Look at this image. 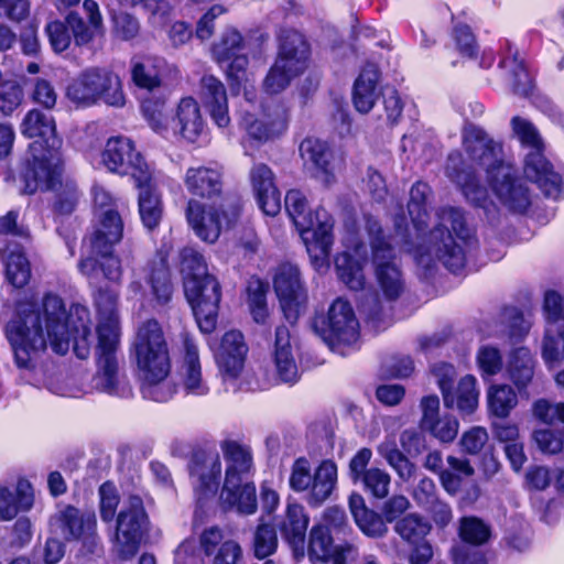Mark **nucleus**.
<instances>
[{"mask_svg":"<svg viewBox=\"0 0 564 564\" xmlns=\"http://www.w3.org/2000/svg\"><path fill=\"white\" fill-rule=\"evenodd\" d=\"M312 476L310 462L305 457H300L292 465L289 485L296 492L306 491L312 484Z\"/></svg>","mask_w":564,"mask_h":564,"instance_id":"obj_59","label":"nucleus"},{"mask_svg":"<svg viewBox=\"0 0 564 564\" xmlns=\"http://www.w3.org/2000/svg\"><path fill=\"white\" fill-rule=\"evenodd\" d=\"M431 188L426 183L416 182L410 191L408 212L415 237L410 232L403 216L395 217V245L413 253L416 262L430 267L433 258L438 259L452 272L457 273L466 264V253L476 245L473 230L467 226L460 208L445 206L436 210V223L426 232L429 214L426 202Z\"/></svg>","mask_w":564,"mask_h":564,"instance_id":"obj_2","label":"nucleus"},{"mask_svg":"<svg viewBox=\"0 0 564 564\" xmlns=\"http://www.w3.org/2000/svg\"><path fill=\"white\" fill-rule=\"evenodd\" d=\"M542 358L547 367H553L564 360V325L556 329V335H553L550 328L545 330Z\"/></svg>","mask_w":564,"mask_h":564,"instance_id":"obj_53","label":"nucleus"},{"mask_svg":"<svg viewBox=\"0 0 564 564\" xmlns=\"http://www.w3.org/2000/svg\"><path fill=\"white\" fill-rule=\"evenodd\" d=\"M492 191L500 202L510 210L524 213L531 205V194L528 186L520 180L513 177L511 166L507 176L496 173L488 180Z\"/></svg>","mask_w":564,"mask_h":564,"instance_id":"obj_26","label":"nucleus"},{"mask_svg":"<svg viewBox=\"0 0 564 564\" xmlns=\"http://www.w3.org/2000/svg\"><path fill=\"white\" fill-rule=\"evenodd\" d=\"M490 528L477 517H464L459 522V538L463 542L480 546L490 539Z\"/></svg>","mask_w":564,"mask_h":564,"instance_id":"obj_49","label":"nucleus"},{"mask_svg":"<svg viewBox=\"0 0 564 564\" xmlns=\"http://www.w3.org/2000/svg\"><path fill=\"white\" fill-rule=\"evenodd\" d=\"M285 209L296 227L307 253L316 268L327 265L334 242V219L322 207L307 212V200L302 192L291 189L285 195Z\"/></svg>","mask_w":564,"mask_h":564,"instance_id":"obj_9","label":"nucleus"},{"mask_svg":"<svg viewBox=\"0 0 564 564\" xmlns=\"http://www.w3.org/2000/svg\"><path fill=\"white\" fill-rule=\"evenodd\" d=\"M184 184L188 193L203 199H215L223 193V175L210 166L189 167L185 172Z\"/></svg>","mask_w":564,"mask_h":564,"instance_id":"obj_30","label":"nucleus"},{"mask_svg":"<svg viewBox=\"0 0 564 564\" xmlns=\"http://www.w3.org/2000/svg\"><path fill=\"white\" fill-rule=\"evenodd\" d=\"M22 89L15 82L0 83V111L10 115L22 100Z\"/></svg>","mask_w":564,"mask_h":564,"instance_id":"obj_64","label":"nucleus"},{"mask_svg":"<svg viewBox=\"0 0 564 564\" xmlns=\"http://www.w3.org/2000/svg\"><path fill=\"white\" fill-rule=\"evenodd\" d=\"M489 412L500 419L507 417L518 404L514 390L508 384L490 387L487 393Z\"/></svg>","mask_w":564,"mask_h":564,"instance_id":"obj_43","label":"nucleus"},{"mask_svg":"<svg viewBox=\"0 0 564 564\" xmlns=\"http://www.w3.org/2000/svg\"><path fill=\"white\" fill-rule=\"evenodd\" d=\"M139 194V213L143 225L148 229L155 228L162 217V203L159 194L152 187V181L149 185L138 187Z\"/></svg>","mask_w":564,"mask_h":564,"instance_id":"obj_42","label":"nucleus"},{"mask_svg":"<svg viewBox=\"0 0 564 564\" xmlns=\"http://www.w3.org/2000/svg\"><path fill=\"white\" fill-rule=\"evenodd\" d=\"M458 430V420L452 415H444L425 431L442 443H452L456 438Z\"/></svg>","mask_w":564,"mask_h":564,"instance_id":"obj_60","label":"nucleus"},{"mask_svg":"<svg viewBox=\"0 0 564 564\" xmlns=\"http://www.w3.org/2000/svg\"><path fill=\"white\" fill-rule=\"evenodd\" d=\"M142 112L153 131L160 134H167L172 120L166 110L164 100L147 99L142 102Z\"/></svg>","mask_w":564,"mask_h":564,"instance_id":"obj_47","label":"nucleus"},{"mask_svg":"<svg viewBox=\"0 0 564 564\" xmlns=\"http://www.w3.org/2000/svg\"><path fill=\"white\" fill-rule=\"evenodd\" d=\"M455 395L454 408L462 414H471L478 406L479 390L477 380L473 376H465L459 380Z\"/></svg>","mask_w":564,"mask_h":564,"instance_id":"obj_48","label":"nucleus"},{"mask_svg":"<svg viewBox=\"0 0 564 564\" xmlns=\"http://www.w3.org/2000/svg\"><path fill=\"white\" fill-rule=\"evenodd\" d=\"M508 45V54L500 62V66L505 68H510L511 70V87L516 95L528 97L533 90V82L528 73L522 61L519 59L518 53L512 52L511 44L507 42Z\"/></svg>","mask_w":564,"mask_h":564,"instance_id":"obj_40","label":"nucleus"},{"mask_svg":"<svg viewBox=\"0 0 564 564\" xmlns=\"http://www.w3.org/2000/svg\"><path fill=\"white\" fill-rule=\"evenodd\" d=\"M288 124V109L279 102L263 106L259 116L245 111L240 119V126L247 134L261 143L282 135L286 131Z\"/></svg>","mask_w":564,"mask_h":564,"instance_id":"obj_17","label":"nucleus"},{"mask_svg":"<svg viewBox=\"0 0 564 564\" xmlns=\"http://www.w3.org/2000/svg\"><path fill=\"white\" fill-rule=\"evenodd\" d=\"M248 347L238 330L227 332L215 351V359L225 381L235 380L243 369Z\"/></svg>","mask_w":564,"mask_h":564,"instance_id":"obj_22","label":"nucleus"},{"mask_svg":"<svg viewBox=\"0 0 564 564\" xmlns=\"http://www.w3.org/2000/svg\"><path fill=\"white\" fill-rule=\"evenodd\" d=\"M358 481L362 482L366 491L378 499H382L389 494L391 477L384 469L371 467Z\"/></svg>","mask_w":564,"mask_h":564,"instance_id":"obj_55","label":"nucleus"},{"mask_svg":"<svg viewBox=\"0 0 564 564\" xmlns=\"http://www.w3.org/2000/svg\"><path fill=\"white\" fill-rule=\"evenodd\" d=\"M98 313L97 367L93 382L95 389L111 395L129 397L131 388L119 375L116 350L119 344L118 293L99 288L95 293Z\"/></svg>","mask_w":564,"mask_h":564,"instance_id":"obj_5","label":"nucleus"},{"mask_svg":"<svg viewBox=\"0 0 564 564\" xmlns=\"http://www.w3.org/2000/svg\"><path fill=\"white\" fill-rule=\"evenodd\" d=\"M180 267L184 280V293L197 325L203 333H210L216 327L221 296L220 285L216 278L208 273L203 254L192 247L181 250Z\"/></svg>","mask_w":564,"mask_h":564,"instance_id":"obj_7","label":"nucleus"},{"mask_svg":"<svg viewBox=\"0 0 564 564\" xmlns=\"http://www.w3.org/2000/svg\"><path fill=\"white\" fill-rule=\"evenodd\" d=\"M223 464L217 452L197 453L192 462L189 474L199 499L215 495L220 482Z\"/></svg>","mask_w":564,"mask_h":564,"instance_id":"obj_21","label":"nucleus"},{"mask_svg":"<svg viewBox=\"0 0 564 564\" xmlns=\"http://www.w3.org/2000/svg\"><path fill=\"white\" fill-rule=\"evenodd\" d=\"M534 369L535 360L528 348L520 347L511 354L508 372L519 391L525 389L532 381Z\"/></svg>","mask_w":564,"mask_h":564,"instance_id":"obj_38","label":"nucleus"},{"mask_svg":"<svg viewBox=\"0 0 564 564\" xmlns=\"http://www.w3.org/2000/svg\"><path fill=\"white\" fill-rule=\"evenodd\" d=\"M308 516L303 506L299 503H289L285 511V518L280 524L282 536L289 542L295 552H304L305 533L308 525Z\"/></svg>","mask_w":564,"mask_h":564,"instance_id":"obj_35","label":"nucleus"},{"mask_svg":"<svg viewBox=\"0 0 564 564\" xmlns=\"http://www.w3.org/2000/svg\"><path fill=\"white\" fill-rule=\"evenodd\" d=\"M355 522L361 532L370 538H381L388 532L382 517L371 510L356 517Z\"/></svg>","mask_w":564,"mask_h":564,"instance_id":"obj_62","label":"nucleus"},{"mask_svg":"<svg viewBox=\"0 0 564 564\" xmlns=\"http://www.w3.org/2000/svg\"><path fill=\"white\" fill-rule=\"evenodd\" d=\"M220 499L241 514H253L258 509L256 487L249 480L243 481L239 488L223 487Z\"/></svg>","mask_w":564,"mask_h":564,"instance_id":"obj_39","label":"nucleus"},{"mask_svg":"<svg viewBox=\"0 0 564 564\" xmlns=\"http://www.w3.org/2000/svg\"><path fill=\"white\" fill-rule=\"evenodd\" d=\"M545 149L522 153L524 176L535 183L546 197L557 199L563 189L562 176L544 154Z\"/></svg>","mask_w":564,"mask_h":564,"instance_id":"obj_19","label":"nucleus"},{"mask_svg":"<svg viewBox=\"0 0 564 564\" xmlns=\"http://www.w3.org/2000/svg\"><path fill=\"white\" fill-rule=\"evenodd\" d=\"M477 364L484 375L492 376L502 368L500 350L494 346H481L477 352Z\"/></svg>","mask_w":564,"mask_h":564,"instance_id":"obj_61","label":"nucleus"},{"mask_svg":"<svg viewBox=\"0 0 564 564\" xmlns=\"http://www.w3.org/2000/svg\"><path fill=\"white\" fill-rule=\"evenodd\" d=\"M67 99L77 107L88 108L99 102L123 107L126 98L120 77L107 67L85 68L66 87Z\"/></svg>","mask_w":564,"mask_h":564,"instance_id":"obj_10","label":"nucleus"},{"mask_svg":"<svg viewBox=\"0 0 564 564\" xmlns=\"http://www.w3.org/2000/svg\"><path fill=\"white\" fill-rule=\"evenodd\" d=\"M131 350L142 380L143 397L156 402L170 400L175 393V387L167 381L171 359L163 329L158 321L151 318L140 324Z\"/></svg>","mask_w":564,"mask_h":564,"instance_id":"obj_6","label":"nucleus"},{"mask_svg":"<svg viewBox=\"0 0 564 564\" xmlns=\"http://www.w3.org/2000/svg\"><path fill=\"white\" fill-rule=\"evenodd\" d=\"M308 52V44L300 32L282 30L278 57L263 80L265 93H281L294 77L302 74L307 67Z\"/></svg>","mask_w":564,"mask_h":564,"instance_id":"obj_11","label":"nucleus"},{"mask_svg":"<svg viewBox=\"0 0 564 564\" xmlns=\"http://www.w3.org/2000/svg\"><path fill=\"white\" fill-rule=\"evenodd\" d=\"M204 120L196 100L191 97L183 98L172 119L171 130L181 134L185 140L194 142L203 132Z\"/></svg>","mask_w":564,"mask_h":564,"instance_id":"obj_31","label":"nucleus"},{"mask_svg":"<svg viewBox=\"0 0 564 564\" xmlns=\"http://www.w3.org/2000/svg\"><path fill=\"white\" fill-rule=\"evenodd\" d=\"M149 282L158 304H166L172 297L173 286L169 268L163 260L152 269Z\"/></svg>","mask_w":564,"mask_h":564,"instance_id":"obj_52","label":"nucleus"},{"mask_svg":"<svg viewBox=\"0 0 564 564\" xmlns=\"http://www.w3.org/2000/svg\"><path fill=\"white\" fill-rule=\"evenodd\" d=\"M313 327L325 343L333 349L345 355L341 347H351L359 339V323L351 305L337 299L330 305L327 315L314 319Z\"/></svg>","mask_w":564,"mask_h":564,"instance_id":"obj_12","label":"nucleus"},{"mask_svg":"<svg viewBox=\"0 0 564 564\" xmlns=\"http://www.w3.org/2000/svg\"><path fill=\"white\" fill-rule=\"evenodd\" d=\"M147 519L142 499L130 496L117 517L115 533V550L122 560L138 552Z\"/></svg>","mask_w":564,"mask_h":564,"instance_id":"obj_16","label":"nucleus"},{"mask_svg":"<svg viewBox=\"0 0 564 564\" xmlns=\"http://www.w3.org/2000/svg\"><path fill=\"white\" fill-rule=\"evenodd\" d=\"M488 442V433L485 427L474 426L464 432L459 446L462 451L468 455L479 454Z\"/></svg>","mask_w":564,"mask_h":564,"instance_id":"obj_63","label":"nucleus"},{"mask_svg":"<svg viewBox=\"0 0 564 564\" xmlns=\"http://www.w3.org/2000/svg\"><path fill=\"white\" fill-rule=\"evenodd\" d=\"M33 491L29 481L20 480L15 491L0 486V521H10L22 510L33 506Z\"/></svg>","mask_w":564,"mask_h":564,"instance_id":"obj_34","label":"nucleus"},{"mask_svg":"<svg viewBox=\"0 0 564 564\" xmlns=\"http://www.w3.org/2000/svg\"><path fill=\"white\" fill-rule=\"evenodd\" d=\"M245 42L241 34L235 29L226 30L220 40L213 47V55L219 63L229 62L235 55L241 54Z\"/></svg>","mask_w":564,"mask_h":564,"instance_id":"obj_51","label":"nucleus"},{"mask_svg":"<svg viewBox=\"0 0 564 564\" xmlns=\"http://www.w3.org/2000/svg\"><path fill=\"white\" fill-rule=\"evenodd\" d=\"M31 264L24 253L12 251L6 260L7 281L17 289L25 286L31 279Z\"/></svg>","mask_w":564,"mask_h":564,"instance_id":"obj_45","label":"nucleus"},{"mask_svg":"<svg viewBox=\"0 0 564 564\" xmlns=\"http://www.w3.org/2000/svg\"><path fill=\"white\" fill-rule=\"evenodd\" d=\"M109 11L111 13L115 31L123 40H130L137 36L140 30L139 21L131 14L117 11V7L109 2Z\"/></svg>","mask_w":564,"mask_h":564,"instance_id":"obj_58","label":"nucleus"},{"mask_svg":"<svg viewBox=\"0 0 564 564\" xmlns=\"http://www.w3.org/2000/svg\"><path fill=\"white\" fill-rule=\"evenodd\" d=\"M220 451L225 460V488H239L252 476L253 455L249 445L235 440L220 442Z\"/></svg>","mask_w":564,"mask_h":564,"instance_id":"obj_20","label":"nucleus"},{"mask_svg":"<svg viewBox=\"0 0 564 564\" xmlns=\"http://www.w3.org/2000/svg\"><path fill=\"white\" fill-rule=\"evenodd\" d=\"M123 235V223L113 210L106 212L101 217V226L90 237L91 256L79 260V272L90 285H97L101 279L120 284L123 269L119 257L113 254L112 247L120 242Z\"/></svg>","mask_w":564,"mask_h":564,"instance_id":"obj_8","label":"nucleus"},{"mask_svg":"<svg viewBox=\"0 0 564 564\" xmlns=\"http://www.w3.org/2000/svg\"><path fill=\"white\" fill-rule=\"evenodd\" d=\"M432 372L442 392L444 405L448 409H453L455 395L452 392V387L456 378L455 368L449 364L441 362L433 366Z\"/></svg>","mask_w":564,"mask_h":564,"instance_id":"obj_56","label":"nucleus"},{"mask_svg":"<svg viewBox=\"0 0 564 564\" xmlns=\"http://www.w3.org/2000/svg\"><path fill=\"white\" fill-rule=\"evenodd\" d=\"M51 524L59 530L64 539L87 541L96 535V517L93 512H82L73 506L61 508L51 519Z\"/></svg>","mask_w":564,"mask_h":564,"instance_id":"obj_23","label":"nucleus"},{"mask_svg":"<svg viewBox=\"0 0 564 564\" xmlns=\"http://www.w3.org/2000/svg\"><path fill=\"white\" fill-rule=\"evenodd\" d=\"M228 209L221 206V216L214 206H206L196 199H189L186 208V218L195 235L205 242L214 243L221 230L234 225L239 215L238 203L228 204Z\"/></svg>","mask_w":564,"mask_h":564,"instance_id":"obj_15","label":"nucleus"},{"mask_svg":"<svg viewBox=\"0 0 564 564\" xmlns=\"http://www.w3.org/2000/svg\"><path fill=\"white\" fill-rule=\"evenodd\" d=\"M184 358L180 368L181 387L186 394L204 397L209 386L203 377L198 347L188 335L183 338Z\"/></svg>","mask_w":564,"mask_h":564,"instance_id":"obj_25","label":"nucleus"},{"mask_svg":"<svg viewBox=\"0 0 564 564\" xmlns=\"http://www.w3.org/2000/svg\"><path fill=\"white\" fill-rule=\"evenodd\" d=\"M463 148L468 164L459 152H452L447 158L445 172L455 183L467 200L476 206L485 207L487 189L479 184L475 166L486 171L487 181L496 173L507 176L509 165L503 162L502 144L475 124H468L463 130Z\"/></svg>","mask_w":564,"mask_h":564,"instance_id":"obj_4","label":"nucleus"},{"mask_svg":"<svg viewBox=\"0 0 564 564\" xmlns=\"http://www.w3.org/2000/svg\"><path fill=\"white\" fill-rule=\"evenodd\" d=\"M101 162L109 172L130 175L137 187L149 185L153 180L150 165L129 138H109L101 153Z\"/></svg>","mask_w":564,"mask_h":564,"instance_id":"obj_14","label":"nucleus"},{"mask_svg":"<svg viewBox=\"0 0 564 564\" xmlns=\"http://www.w3.org/2000/svg\"><path fill=\"white\" fill-rule=\"evenodd\" d=\"M379 69L376 64L368 63L355 82L352 89V104L360 113H368L378 98L377 83Z\"/></svg>","mask_w":564,"mask_h":564,"instance_id":"obj_32","label":"nucleus"},{"mask_svg":"<svg viewBox=\"0 0 564 564\" xmlns=\"http://www.w3.org/2000/svg\"><path fill=\"white\" fill-rule=\"evenodd\" d=\"M21 132L28 138H36L29 145L30 158L22 174L24 192L56 191V208L61 213H70L77 202L78 189L72 181L62 183V139L56 133L53 116L37 109L30 110L22 120Z\"/></svg>","mask_w":564,"mask_h":564,"instance_id":"obj_3","label":"nucleus"},{"mask_svg":"<svg viewBox=\"0 0 564 564\" xmlns=\"http://www.w3.org/2000/svg\"><path fill=\"white\" fill-rule=\"evenodd\" d=\"M274 362L280 379L285 383H294L299 379V370L293 358L290 332L285 326L275 329Z\"/></svg>","mask_w":564,"mask_h":564,"instance_id":"obj_33","label":"nucleus"},{"mask_svg":"<svg viewBox=\"0 0 564 564\" xmlns=\"http://www.w3.org/2000/svg\"><path fill=\"white\" fill-rule=\"evenodd\" d=\"M337 482V466L332 460H323L312 476L308 488L307 503L318 507L332 495Z\"/></svg>","mask_w":564,"mask_h":564,"instance_id":"obj_36","label":"nucleus"},{"mask_svg":"<svg viewBox=\"0 0 564 564\" xmlns=\"http://www.w3.org/2000/svg\"><path fill=\"white\" fill-rule=\"evenodd\" d=\"M347 249H352L355 256L349 251L338 254L335 259V268L339 280L350 290H362L366 284L364 267L367 263L366 247L361 242L347 243Z\"/></svg>","mask_w":564,"mask_h":564,"instance_id":"obj_28","label":"nucleus"},{"mask_svg":"<svg viewBox=\"0 0 564 564\" xmlns=\"http://www.w3.org/2000/svg\"><path fill=\"white\" fill-rule=\"evenodd\" d=\"M200 99L218 128L225 129L230 124L227 93L219 79L213 75L202 78Z\"/></svg>","mask_w":564,"mask_h":564,"instance_id":"obj_29","label":"nucleus"},{"mask_svg":"<svg viewBox=\"0 0 564 564\" xmlns=\"http://www.w3.org/2000/svg\"><path fill=\"white\" fill-rule=\"evenodd\" d=\"M98 494L100 518L104 522H111L120 501L118 490L112 482L107 481L99 487Z\"/></svg>","mask_w":564,"mask_h":564,"instance_id":"obj_57","label":"nucleus"},{"mask_svg":"<svg viewBox=\"0 0 564 564\" xmlns=\"http://www.w3.org/2000/svg\"><path fill=\"white\" fill-rule=\"evenodd\" d=\"M447 468L442 474V486L448 494H456L462 486V481L470 478L475 474V468L469 459L465 457L447 456Z\"/></svg>","mask_w":564,"mask_h":564,"instance_id":"obj_41","label":"nucleus"},{"mask_svg":"<svg viewBox=\"0 0 564 564\" xmlns=\"http://www.w3.org/2000/svg\"><path fill=\"white\" fill-rule=\"evenodd\" d=\"M250 181L262 212L270 216L276 215L281 208V195L272 170L264 163H257L250 170Z\"/></svg>","mask_w":564,"mask_h":564,"instance_id":"obj_27","label":"nucleus"},{"mask_svg":"<svg viewBox=\"0 0 564 564\" xmlns=\"http://www.w3.org/2000/svg\"><path fill=\"white\" fill-rule=\"evenodd\" d=\"M165 66V61L161 57H142L133 63L132 79L137 86L152 90L161 85V77Z\"/></svg>","mask_w":564,"mask_h":564,"instance_id":"obj_37","label":"nucleus"},{"mask_svg":"<svg viewBox=\"0 0 564 564\" xmlns=\"http://www.w3.org/2000/svg\"><path fill=\"white\" fill-rule=\"evenodd\" d=\"M300 154L305 169L325 185L335 181L333 151L329 145L316 138H306L300 144Z\"/></svg>","mask_w":564,"mask_h":564,"instance_id":"obj_24","label":"nucleus"},{"mask_svg":"<svg viewBox=\"0 0 564 564\" xmlns=\"http://www.w3.org/2000/svg\"><path fill=\"white\" fill-rule=\"evenodd\" d=\"M334 551L333 538L324 524H315L310 531L307 553L313 562H327Z\"/></svg>","mask_w":564,"mask_h":564,"instance_id":"obj_44","label":"nucleus"},{"mask_svg":"<svg viewBox=\"0 0 564 564\" xmlns=\"http://www.w3.org/2000/svg\"><path fill=\"white\" fill-rule=\"evenodd\" d=\"M6 335L20 369H35L48 343L56 354L65 355L73 340L76 356L86 359L91 336L89 311L79 304L67 311L59 296L46 294L41 304L19 305Z\"/></svg>","mask_w":564,"mask_h":564,"instance_id":"obj_1","label":"nucleus"},{"mask_svg":"<svg viewBox=\"0 0 564 564\" xmlns=\"http://www.w3.org/2000/svg\"><path fill=\"white\" fill-rule=\"evenodd\" d=\"M252 547L254 556L260 560L273 554L278 547V535L274 527L260 523L253 533Z\"/></svg>","mask_w":564,"mask_h":564,"instance_id":"obj_54","label":"nucleus"},{"mask_svg":"<svg viewBox=\"0 0 564 564\" xmlns=\"http://www.w3.org/2000/svg\"><path fill=\"white\" fill-rule=\"evenodd\" d=\"M394 531L409 543L421 542L431 531V524L423 517L411 513L400 519Z\"/></svg>","mask_w":564,"mask_h":564,"instance_id":"obj_46","label":"nucleus"},{"mask_svg":"<svg viewBox=\"0 0 564 564\" xmlns=\"http://www.w3.org/2000/svg\"><path fill=\"white\" fill-rule=\"evenodd\" d=\"M273 285L285 318L295 322L306 301L299 268L291 263L280 265Z\"/></svg>","mask_w":564,"mask_h":564,"instance_id":"obj_18","label":"nucleus"},{"mask_svg":"<svg viewBox=\"0 0 564 564\" xmlns=\"http://www.w3.org/2000/svg\"><path fill=\"white\" fill-rule=\"evenodd\" d=\"M366 228L370 237L378 283L388 300H395L404 290V281L394 262V247L382 235L381 225L373 217L366 218Z\"/></svg>","mask_w":564,"mask_h":564,"instance_id":"obj_13","label":"nucleus"},{"mask_svg":"<svg viewBox=\"0 0 564 564\" xmlns=\"http://www.w3.org/2000/svg\"><path fill=\"white\" fill-rule=\"evenodd\" d=\"M511 127L514 135L520 141L522 153L536 149H545L544 141L538 129L529 120L516 116L511 119Z\"/></svg>","mask_w":564,"mask_h":564,"instance_id":"obj_50","label":"nucleus"}]
</instances>
